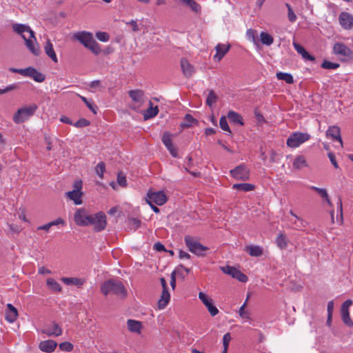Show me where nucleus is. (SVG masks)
<instances>
[{
  "label": "nucleus",
  "instance_id": "1",
  "mask_svg": "<svg viewBox=\"0 0 353 353\" xmlns=\"http://www.w3.org/2000/svg\"><path fill=\"white\" fill-rule=\"evenodd\" d=\"M12 29L24 39L26 46L28 50L34 55H39L40 52L39 44L34 37V33L30 28L27 25L14 23L12 25Z\"/></svg>",
  "mask_w": 353,
  "mask_h": 353
},
{
  "label": "nucleus",
  "instance_id": "2",
  "mask_svg": "<svg viewBox=\"0 0 353 353\" xmlns=\"http://www.w3.org/2000/svg\"><path fill=\"white\" fill-rule=\"evenodd\" d=\"M37 109L38 106L35 103L23 106L14 113L12 120L17 124L22 123L32 117Z\"/></svg>",
  "mask_w": 353,
  "mask_h": 353
},
{
  "label": "nucleus",
  "instance_id": "3",
  "mask_svg": "<svg viewBox=\"0 0 353 353\" xmlns=\"http://www.w3.org/2000/svg\"><path fill=\"white\" fill-rule=\"evenodd\" d=\"M184 241L189 251L198 256H204L205 252L209 250L208 247L202 245L196 238L192 236H185Z\"/></svg>",
  "mask_w": 353,
  "mask_h": 353
},
{
  "label": "nucleus",
  "instance_id": "4",
  "mask_svg": "<svg viewBox=\"0 0 353 353\" xmlns=\"http://www.w3.org/2000/svg\"><path fill=\"white\" fill-rule=\"evenodd\" d=\"M83 183L81 180H77L73 183V190L66 192L65 197L66 199L72 201L74 205H79L82 204V197L83 193L82 192Z\"/></svg>",
  "mask_w": 353,
  "mask_h": 353
},
{
  "label": "nucleus",
  "instance_id": "5",
  "mask_svg": "<svg viewBox=\"0 0 353 353\" xmlns=\"http://www.w3.org/2000/svg\"><path fill=\"white\" fill-rule=\"evenodd\" d=\"M101 292L105 295L111 292L123 296L125 294V288L122 283L111 280L103 284L101 286Z\"/></svg>",
  "mask_w": 353,
  "mask_h": 353
},
{
  "label": "nucleus",
  "instance_id": "6",
  "mask_svg": "<svg viewBox=\"0 0 353 353\" xmlns=\"http://www.w3.org/2000/svg\"><path fill=\"white\" fill-rule=\"evenodd\" d=\"M106 225V215L103 212L90 215V226H92L94 232H101L105 228Z\"/></svg>",
  "mask_w": 353,
  "mask_h": 353
},
{
  "label": "nucleus",
  "instance_id": "7",
  "mask_svg": "<svg viewBox=\"0 0 353 353\" xmlns=\"http://www.w3.org/2000/svg\"><path fill=\"white\" fill-rule=\"evenodd\" d=\"M310 139L308 133L295 132L292 133L286 141V145L291 148L299 147Z\"/></svg>",
  "mask_w": 353,
  "mask_h": 353
},
{
  "label": "nucleus",
  "instance_id": "8",
  "mask_svg": "<svg viewBox=\"0 0 353 353\" xmlns=\"http://www.w3.org/2000/svg\"><path fill=\"white\" fill-rule=\"evenodd\" d=\"M10 71L14 73L20 74L24 77H28L33 79L35 81L41 83L45 80V75L32 67H28L24 69L10 68Z\"/></svg>",
  "mask_w": 353,
  "mask_h": 353
},
{
  "label": "nucleus",
  "instance_id": "9",
  "mask_svg": "<svg viewBox=\"0 0 353 353\" xmlns=\"http://www.w3.org/2000/svg\"><path fill=\"white\" fill-rule=\"evenodd\" d=\"M230 175L236 180L247 181L250 179V169L244 164H240L230 171Z\"/></svg>",
  "mask_w": 353,
  "mask_h": 353
},
{
  "label": "nucleus",
  "instance_id": "10",
  "mask_svg": "<svg viewBox=\"0 0 353 353\" xmlns=\"http://www.w3.org/2000/svg\"><path fill=\"white\" fill-rule=\"evenodd\" d=\"M147 196L146 201L149 205L153 203L157 205H162L168 200L167 196L163 191L148 192Z\"/></svg>",
  "mask_w": 353,
  "mask_h": 353
},
{
  "label": "nucleus",
  "instance_id": "11",
  "mask_svg": "<svg viewBox=\"0 0 353 353\" xmlns=\"http://www.w3.org/2000/svg\"><path fill=\"white\" fill-rule=\"evenodd\" d=\"M334 54L345 59H353V51L343 43H336L333 46Z\"/></svg>",
  "mask_w": 353,
  "mask_h": 353
},
{
  "label": "nucleus",
  "instance_id": "12",
  "mask_svg": "<svg viewBox=\"0 0 353 353\" xmlns=\"http://www.w3.org/2000/svg\"><path fill=\"white\" fill-rule=\"evenodd\" d=\"M221 270L223 273L230 275L232 278H234L241 282L245 283L248 280V276L245 274L234 267L226 265L221 267Z\"/></svg>",
  "mask_w": 353,
  "mask_h": 353
},
{
  "label": "nucleus",
  "instance_id": "13",
  "mask_svg": "<svg viewBox=\"0 0 353 353\" xmlns=\"http://www.w3.org/2000/svg\"><path fill=\"white\" fill-rule=\"evenodd\" d=\"M198 296L199 299L203 303V305L207 307L211 316H214L219 313V310L215 305H214L212 299H211L202 292H200L199 293Z\"/></svg>",
  "mask_w": 353,
  "mask_h": 353
},
{
  "label": "nucleus",
  "instance_id": "14",
  "mask_svg": "<svg viewBox=\"0 0 353 353\" xmlns=\"http://www.w3.org/2000/svg\"><path fill=\"white\" fill-rule=\"evenodd\" d=\"M353 301L350 299L345 301L341 305V319L343 322L349 327L353 326V321H352L349 307L352 305Z\"/></svg>",
  "mask_w": 353,
  "mask_h": 353
},
{
  "label": "nucleus",
  "instance_id": "15",
  "mask_svg": "<svg viewBox=\"0 0 353 353\" xmlns=\"http://www.w3.org/2000/svg\"><path fill=\"white\" fill-rule=\"evenodd\" d=\"M74 221L79 226H86L88 224V211L85 208H78L74 214Z\"/></svg>",
  "mask_w": 353,
  "mask_h": 353
},
{
  "label": "nucleus",
  "instance_id": "16",
  "mask_svg": "<svg viewBox=\"0 0 353 353\" xmlns=\"http://www.w3.org/2000/svg\"><path fill=\"white\" fill-rule=\"evenodd\" d=\"M129 96L132 99L133 109L137 110L141 106L144 102V93L141 90H134L129 91Z\"/></svg>",
  "mask_w": 353,
  "mask_h": 353
},
{
  "label": "nucleus",
  "instance_id": "17",
  "mask_svg": "<svg viewBox=\"0 0 353 353\" xmlns=\"http://www.w3.org/2000/svg\"><path fill=\"white\" fill-rule=\"evenodd\" d=\"M340 25L345 30H350L353 27V16L347 12H342L339 17Z\"/></svg>",
  "mask_w": 353,
  "mask_h": 353
},
{
  "label": "nucleus",
  "instance_id": "18",
  "mask_svg": "<svg viewBox=\"0 0 353 353\" xmlns=\"http://www.w3.org/2000/svg\"><path fill=\"white\" fill-rule=\"evenodd\" d=\"M41 332L48 336H59L61 335L62 330L57 323L52 322L51 324L43 328Z\"/></svg>",
  "mask_w": 353,
  "mask_h": 353
},
{
  "label": "nucleus",
  "instance_id": "19",
  "mask_svg": "<svg viewBox=\"0 0 353 353\" xmlns=\"http://www.w3.org/2000/svg\"><path fill=\"white\" fill-rule=\"evenodd\" d=\"M230 47L229 43H218L215 47L216 54L213 57L214 60L220 61L228 53Z\"/></svg>",
  "mask_w": 353,
  "mask_h": 353
},
{
  "label": "nucleus",
  "instance_id": "20",
  "mask_svg": "<svg viewBox=\"0 0 353 353\" xmlns=\"http://www.w3.org/2000/svg\"><path fill=\"white\" fill-rule=\"evenodd\" d=\"M290 214L294 218V219H290V222L293 225V228L296 230H301L307 225V222L302 218L297 216L293 210L289 212Z\"/></svg>",
  "mask_w": 353,
  "mask_h": 353
},
{
  "label": "nucleus",
  "instance_id": "21",
  "mask_svg": "<svg viewBox=\"0 0 353 353\" xmlns=\"http://www.w3.org/2000/svg\"><path fill=\"white\" fill-rule=\"evenodd\" d=\"M57 346V343L51 339L42 341L39 344V350L46 353L53 352L56 349Z\"/></svg>",
  "mask_w": 353,
  "mask_h": 353
},
{
  "label": "nucleus",
  "instance_id": "22",
  "mask_svg": "<svg viewBox=\"0 0 353 353\" xmlns=\"http://www.w3.org/2000/svg\"><path fill=\"white\" fill-rule=\"evenodd\" d=\"M18 317V311L11 303H8L6 310V320L14 323Z\"/></svg>",
  "mask_w": 353,
  "mask_h": 353
},
{
  "label": "nucleus",
  "instance_id": "23",
  "mask_svg": "<svg viewBox=\"0 0 353 353\" xmlns=\"http://www.w3.org/2000/svg\"><path fill=\"white\" fill-rule=\"evenodd\" d=\"M326 136L338 141L340 143L341 146L343 147V141L341 137V130L339 127L336 125L330 126L326 132Z\"/></svg>",
  "mask_w": 353,
  "mask_h": 353
},
{
  "label": "nucleus",
  "instance_id": "24",
  "mask_svg": "<svg viewBox=\"0 0 353 353\" xmlns=\"http://www.w3.org/2000/svg\"><path fill=\"white\" fill-rule=\"evenodd\" d=\"M181 68L183 75L188 78L192 77L195 72L194 66L185 59H181Z\"/></svg>",
  "mask_w": 353,
  "mask_h": 353
},
{
  "label": "nucleus",
  "instance_id": "25",
  "mask_svg": "<svg viewBox=\"0 0 353 353\" xmlns=\"http://www.w3.org/2000/svg\"><path fill=\"white\" fill-rule=\"evenodd\" d=\"M61 280L67 285H74L77 287L82 286L86 282L85 279L77 277H62Z\"/></svg>",
  "mask_w": 353,
  "mask_h": 353
},
{
  "label": "nucleus",
  "instance_id": "26",
  "mask_svg": "<svg viewBox=\"0 0 353 353\" xmlns=\"http://www.w3.org/2000/svg\"><path fill=\"white\" fill-rule=\"evenodd\" d=\"M127 327L130 332L136 334H141L142 323L139 321L128 319L127 321Z\"/></svg>",
  "mask_w": 353,
  "mask_h": 353
},
{
  "label": "nucleus",
  "instance_id": "27",
  "mask_svg": "<svg viewBox=\"0 0 353 353\" xmlns=\"http://www.w3.org/2000/svg\"><path fill=\"white\" fill-rule=\"evenodd\" d=\"M72 39L79 41L85 48H88V32L82 31L74 33Z\"/></svg>",
  "mask_w": 353,
  "mask_h": 353
},
{
  "label": "nucleus",
  "instance_id": "28",
  "mask_svg": "<svg viewBox=\"0 0 353 353\" xmlns=\"http://www.w3.org/2000/svg\"><path fill=\"white\" fill-rule=\"evenodd\" d=\"M46 54L50 57L54 63L58 62V59L56 52L53 48L52 43L49 39H47L46 46L44 47Z\"/></svg>",
  "mask_w": 353,
  "mask_h": 353
},
{
  "label": "nucleus",
  "instance_id": "29",
  "mask_svg": "<svg viewBox=\"0 0 353 353\" xmlns=\"http://www.w3.org/2000/svg\"><path fill=\"white\" fill-rule=\"evenodd\" d=\"M293 46L294 49L296 50V52L300 54L302 57L306 60H309L311 61H314L315 60V57L311 54H310L305 49L301 46L300 44L293 42Z\"/></svg>",
  "mask_w": 353,
  "mask_h": 353
},
{
  "label": "nucleus",
  "instance_id": "30",
  "mask_svg": "<svg viewBox=\"0 0 353 353\" xmlns=\"http://www.w3.org/2000/svg\"><path fill=\"white\" fill-rule=\"evenodd\" d=\"M227 117L230 122L234 124H238L241 126L244 125L243 119L242 116L236 112H234L233 110L229 111Z\"/></svg>",
  "mask_w": 353,
  "mask_h": 353
},
{
  "label": "nucleus",
  "instance_id": "31",
  "mask_svg": "<svg viewBox=\"0 0 353 353\" xmlns=\"http://www.w3.org/2000/svg\"><path fill=\"white\" fill-rule=\"evenodd\" d=\"M245 250L251 256H260L263 253V250L261 247L259 245H247L245 248Z\"/></svg>",
  "mask_w": 353,
  "mask_h": 353
},
{
  "label": "nucleus",
  "instance_id": "32",
  "mask_svg": "<svg viewBox=\"0 0 353 353\" xmlns=\"http://www.w3.org/2000/svg\"><path fill=\"white\" fill-rule=\"evenodd\" d=\"M170 295L168 290H162L161 299L158 301V307L160 310L164 309L168 304Z\"/></svg>",
  "mask_w": 353,
  "mask_h": 353
},
{
  "label": "nucleus",
  "instance_id": "33",
  "mask_svg": "<svg viewBox=\"0 0 353 353\" xmlns=\"http://www.w3.org/2000/svg\"><path fill=\"white\" fill-rule=\"evenodd\" d=\"M232 189L243 192H250L255 189V185L251 183H235L232 185Z\"/></svg>",
  "mask_w": 353,
  "mask_h": 353
},
{
  "label": "nucleus",
  "instance_id": "34",
  "mask_svg": "<svg viewBox=\"0 0 353 353\" xmlns=\"http://www.w3.org/2000/svg\"><path fill=\"white\" fill-rule=\"evenodd\" d=\"M90 51L95 54H99L102 50L101 46L94 39L92 33L90 32Z\"/></svg>",
  "mask_w": 353,
  "mask_h": 353
},
{
  "label": "nucleus",
  "instance_id": "35",
  "mask_svg": "<svg viewBox=\"0 0 353 353\" xmlns=\"http://www.w3.org/2000/svg\"><path fill=\"white\" fill-rule=\"evenodd\" d=\"M46 284L48 288L54 292H61L62 288L60 284L56 281L54 279L49 278L46 281Z\"/></svg>",
  "mask_w": 353,
  "mask_h": 353
},
{
  "label": "nucleus",
  "instance_id": "36",
  "mask_svg": "<svg viewBox=\"0 0 353 353\" xmlns=\"http://www.w3.org/2000/svg\"><path fill=\"white\" fill-rule=\"evenodd\" d=\"M276 243L279 248L282 250L285 249L288 246V239L286 235L284 233L278 234L276 238Z\"/></svg>",
  "mask_w": 353,
  "mask_h": 353
},
{
  "label": "nucleus",
  "instance_id": "37",
  "mask_svg": "<svg viewBox=\"0 0 353 353\" xmlns=\"http://www.w3.org/2000/svg\"><path fill=\"white\" fill-rule=\"evenodd\" d=\"M276 77L279 80L284 81L288 84H292L294 83L293 76L287 72H278Z\"/></svg>",
  "mask_w": 353,
  "mask_h": 353
},
{
  "label": "nucleus",
  "instance_id": "38",
  "mask_svg": "<svg viewBox=\"0 0 353 353\" xmlns=\"http://www.w3.org/2000/svg\"><path fill=\"white\" fill-rule=\"evenodd\" d=\"M307 163L305 159V157L302 155L297 156L294 161H293V167L295 169H301L303 168L307 167Z\"/></svg>",
  "mask_w": 353,
  "mask_h": 353
},
{
  "label": "nucleus",
  "instance_id": "39",
  "mask_svg": "<svg viewBox=\"0 0 353 353\" xmlns=\"http://www.w3.org/2000/svg\"><path fill=\"white\" fill-rule=\"evenodd\" d=\"M260 39L261 43L266 46H270L274 42L273 37L265 32H261L260 33Z\"/></svg>",
  "mask_w": 353,
  "mask_h": 353
},
{
  "label": "nucleus",
  "instance_id": "40",
  "mask_svg": "<svg viewBox=\"0 0 353 353\" xmlns=\"http://www.w3.org/2000/svg\"><path fill=\"white\" fill-rule=\"evenodd\" d=\"M196 121L193 117L190 114H186L184 118V122L181 123V127L183 128H186L192 126L194 123H196Z\"/></svg>",
  "mask_w": 353,
  "mask_h": 353
},
{
  "label": "nucleus",
  "instance_id": "41",
  "mask_svg": "<svg viewBox=\"0 0 353 353\" xmlns=\"http://www.w3.org/2000/svg\"><path fill=\"white\" fill-rule=\"evenodd\" d=\"M105 171V165L103 162L101 161L94 168L96 174L102 179L103 178V173Z\"/></svg>",
  "mask_w": 353,
  "mask_h": 353
},
{
  "label": "nucleus",
  "instance_id": "42",
  "mask_svg": "<svg viewBox=\"0 0 353 353\" xmlns=\"http://www.w3.org/2000/svg\"><path fill=\"white\" fill-rule=\"evenodd\" d=\"M179 1L189 6L193 11L198 12L200 7L194 0H179Z\"/></svg>",
  "mask_w": 353,
  "mask_h": 353
},
{
  "label": "nucleus",
  "instance_id": "43",
  "mask_svg": "<svg viewBox=\"0 0 353 353\" xmlns=\"http://www.w3.org/2000/svg\"><path fill=\"white\" fill-rule=\"evenodd\" d=\"M217 100V96L215 94L214 91L211 90L209 92V94L208 95L207 99H206V104L209 107H212Z\"/></svg>",
  "mask_w": 353,
  "mask_h": 353
},
{
  "label": "nucleus",
  "instance_id": "44",
  "mask_svg": "<svg viewBox=\"0 0 353 353\" xmlns=\"http://www.w3.org/2000/svg\"><path fill=\"white\" fill-rule=\"evenodd\" d=\"M150 108H148L147 110V112L146 114H145V117L146 119H148V118H152V117H155L158 112H159V110H158V107L156 106L154 108H153L152 106V103L151 102H150Z\"/></svg>",
  "mask_w": 353,
  "mask_h": 353
},
{
  "label": "nucleus",
  "instance_id": "45",
  "mask_svg": "<svg viewBox=\"0 0 353 353\" xmlns=\"http://www.w3.org/2000/svg\"><path fill=\"white\" fill-rule=\"evenodd\" d=\"M219 125H220V128L224 130V131H226L228 132L230 134H232V132L230 129V127L228 125V121H227V119H226V117H224V116H222L221 118H220V120H219Z\"/></svg>",
  "mask_w": 353,
  "mask_h": 353
},
{
  "label": "nucleus",
  "instance_id": "46",
  "mask_svg": "<svg viewBox=\"0 0 353 353\" xmlns=\"http://www.w3.org/2000/svg\"><path fill=\"white\" fill-rule=\"evenodd\" d=\"M246 37L248 39L253 42L254 44H257V39H256V31L253 29H248L246 31Z\"/></svg>",
  "mask_w": 353,
  "mask_h": 353
},
{
  "label": "nucleus",
  "instance_id": "47",
  "mask_svg": "<svg viewBox=\"0 0 353 353\" xmlns=\"http://www.w3.org/2000/svg\"><path fill=\"white\" fill-rule=\"evenodd\" d=\"M95 37L99 41L101 42H108L110 39V35L105 32H97Z\"/></svg>",
  "mask_w": 353,
  "mask_h": 353
},
{
  "label": "nucleus",
  "instance_id": "48",
  "mask_svg": "<svg viewBox=\"0 0 353 353\" xmlns=\"http://www.w3.org/2000/svg\"><path fill=\"white\" fill-rule=\"evenodd\" d=\"M339 64L336 63H333L329 61H324L322 64L321 67L324 69H328V70H334L336 69L339 67Z\"/></svg>",
  "mask_w": 353,
  "mask_h": 353
},
{
  "label": "nucleus",
  "instance_id": "49",
  "mask_svg": "<svg viewBox=\"0 0 353 353\" xmlns=\"http://www.w3.org/2000/svg\"><path fill=\"white\" fill-rule=\"evenodd\" d=\"M285 6L288 8V17L289 21L290 22H294L297 19L296 15L289 3H285Z\"/></svg>",
  "mask_w": 353,
  "mask_h": 353
},
{
  "label": "nucleus",
  "instance_id": "50",
  "mask_svg": "<svg viewBox=\"0 0 353 353\" xmlns=\"http://www.w3.org/2000/svg\"><path fill=\"white\" fill-rule=\"evenodd\" d=\"M59 348L62 351L71 352L73 350V345L68 341L59 344Z\"/></svg>",
  "mask_w": 353,
  "mask_h": 353
},
{
  "label": "nucleus",
  "instance_id": "51",
  "mask_svg": "<svg viewBox=\"0 0 353 353\" xmlns=\"http://www.w3.org/2000/svg\"><path fill=\"white\" fill-rule=\"evenodd\" d=\"M310 189L316 191L323 199L327 197V192L325 188H320L316 186H311Z\"/></svg>",
  "mask_w": 353,
  "mask_h": 353
},
{
  "label": "nucleus",
  "instance_id": "52",
  "mask_svg": "<svg viewBox=\"0 0 353 353\" xmlns=\"http://www.w3.org/2000/svg\"><path fill=\"white\" fill-rule=\"evenodd\" d=\"M117 183L122 187H125L127 185L125 176L121 172H119L117 175Z\"/></svg>",
  "mask_w": 353,
  "mask_h": 353
},
{
  "label": "nucleus",
  "instance_id": "53",
  "mask_svg": "<svg viewBox=\"0 0 353 353\" xmlns=\"http://www.w3.org/2000/svg\"><path fill=\"white\" fill-rule=\"evenodd\" d=\"M247 304V301L241 306L239 313L241 317L243 319H249V314L247 312L245 311V307Z\"/></svg>",
  "mask_w": 353,
  "mask_h": 353
},
{
  "label": "nucleus",
  "instance_id": "54",
  "mask_svg": "<svg viewBox=\"0 0 353 353\" xmlns=\"http://www.w3.org/2000/svg\"><path fill=\"white\" fill-rule=\"evenodd\" d=\"M102 88L100 81L96 80L93 81L90 83V90L92 89V91H96Z\"/></svg>",
  "mask_w": 353,
  "mask_h": 353
},
{
  "label": "nucleus",
  "instance_id": "55",
  "mask_svg": "<svg viewBox=\"0 0 353 353\" xmlns=\"http://www.w3.org/2000/svg\"><path fill=\"white\" fill-rule=\"evenodd\" d=\"M162 142L165 146L172 143L171 135L168 132L164 133L162 137Z\"/></svg>",
  "mask_w": 353,
  "mask_h": 353
},
{
  "label": "nucleus",
  "instance_id": "56",
  "mask_svg": "<svg viewBox=\"0 0 353 353\" xmlns=\"http://www.w3.org/2000/svg\"><path fill=\"white\" fill-rule=\"evenodd\" d=\"M74 126L77 128H83L88 125V121L85 119H81L78 120L77 122L73 123Z\"/></svg>",
  "mask_w": 353,
  "mask_h": 353
},
{
  "label": "nucleus",
  "instance_id": "57",
  "mask_svg": "<svg viewBox=\"0 0 353 353\" xmlns=\"http://www.w3.org/2000/svg\"><path fill=\"white\" fill-rule=\"evenodd\" d=\"M165 147L168 149V150L170 152V154L173 157H178L177 150L174 147L172 143H171L170 145H168Z\"/></svg>",
  "mask_w": 353,
  "mask_h": 353
},
{
  "label": "nucleus",
  "instance_id": "58",
  "mask_svg": "<svg viewBox=\"0 0 353 353\" xmlns=\"http://www.w3.org/2000/svg\"><path fill=\"white\" fill-rule=\"evenodd\" d=\"M165 147L168 149V150L170 152V154L173 157H178L177 150L174 147L172 143H171L170 145H168Z\"/></svg>",
  "mask_w": 353,
  "mask_h": 353
},
{
  "label": "nucleus",
  "instance_id": "59",
  "mask_svg": "<svg viewBox=\"0 0 353 353\" xmlns=\"http://www.w3.org/2000/svg\"><path fill=\"white\" fill-rule=\"evenodd\" d=\"M231 341V335L229 332L225 334L223 337V347H228L230 341Z\"/></svg>",
  "mask_w": 353,
  "mask_h": 353
},
{
  "label": "nucleus",
  "instance_id": "60",
  "mask_svg": "<svg viewBox=\"0 0 353 353\" xmlns=\"http://www.w3.org/2000/svg\"><path fill=\"white\" fill-rule=\"evenodd\" d=\"M127 25H130L131 26L132 30L134 32L139 31V28L138 27L137 22L135 20H131L129 22L126 23Z\"/></svg>",
  "mask_w": 353,
  "mask_h": 353
},
{
  "label": "nucleus",
  "instance_id": "61",
  "mask_svg": "<svg viewBox=\"0 0 353 353\" xmlns=\"http://www.w3.org/2000/svg\"><path fill=\"white\" fill-rule=\"evenodd\" d=\"M328 157H329L332 164L334 165V167L335 168H338L339 165H338V163L336 162V158H335V155L332 152H329L328 153Z\"/></svg>",
  "mask_w": 353,
  "mask_h": 353
},
{
  "label": "nucleus",
  "instance_id": "62",
  "mask_svg": "<svg viewBox=\"0 0 353 353\" xmlns=\"http://www.w3.org/2000/svg\"><path fill=\"white\" fill-rule=\"evenodd\" d=\"M17 88L16 85H8L5 89H0V94H5L8 92H10Z\"/></svg>",
  "mask_w": 353,
  "mask_h": 353
},
{
  "label": "nucleus",
  "instance_id": "63",
  "mask_svg": "<svg viewBox=\"0 0 353 353\" xmlns=\"http://www.w3.org/2000/svg\"><path fill=\"white\" fill-rule=\"evenodd\" d=\"M154 249L158 252L165 251V246L159 242H157L154 244Z\"/></svg>",
  "mask_w": 353,
  "mask_h": 353
},
{
  "label": "nucleus",
  "instance_id": "64",
  "mask_svg": "<svg viewBox=\"0 0 353 353\" xmlns=\"http://www.w3.org/2000/svg\"><path fill=\"white\" fill-rule=\"evenodd\" d=\"M38 272L41 274H50L52 272L44 266H41L39 268Z\"/></svg>",
  "mask_w": 353,
  "mask_h": 353
}]
</instances>
